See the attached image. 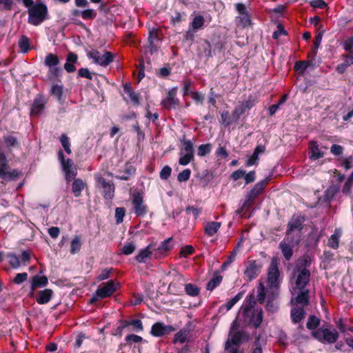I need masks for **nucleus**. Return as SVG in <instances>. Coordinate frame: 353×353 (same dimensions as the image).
<instances>
[{
    "label": "nucleus",
    "instance_id": "7c9ffc66",
    "mask_svg": "<svg viewBox=\"0 0 353 353\" xmlns=\"http://www.w3.org/2000/svg\"><path fill=\"white\" fill-rule=\"evenodd\" d=\"M296 304H301L302 307L307 306L310 303L309 290L301 291L294 298Z\"/></svg>",
    "mask_w": 353,
    "mask_h": 353
},
{
    "label": "nucleus",
    "instance_id": "09e8293b",
    "mask_svg": "<svg viewBox=\"0 0 353 353\" xmlns=\"http://www.w3.org/2000/svg\"><path fill=\"white\" fill-rule=\"evenodd\" d=\"M223 277L218 272H215L212 278L208 281L206 287H216L222 281Z\"/></svg>",
    "mask_w": 353,
    "mask_h": 353
},
{
    "label": "nucleus",
    "instance_id": "4be33fe9",
    "mask_svg": "<svg viewBox=\"0 0 353 353\" xmlns=\"http://www.w3.org/2000/svg\"><path fill=\"white\" fill-rule=\"evenodd\" d=\"M148 46L147 48L150 54L156 52L158 50V43L159 42V38L157 31L150 32L149 37L148 38Z\"/></svg>",
    "mask_w": 353,
    "mask_h": 353
},
{
    "label": "nucleus",
    "instance_id": "864d4df0",
    "mask_svg": "<svg viewBox=\"0 0 353 353\" xmlns=\"http://www.w3.org/2000/svg\"><path fill=\"white\" fill-rule=\"evenodd\" d=\"M181 155L179 163L181 165H186L194 159V154H185L181 151Z\"/></svg>",
    "mask_w": 353,
    "mask_h": 353
},
{
    "label": "nucleus",
    "instance_id": "7ed1b4c3",
    "mask_svg": "<svg viewBox=\"0 0 353 353\" xmlns=\"http://www.w3.org/2000/svg\"><path fill=\"white\" fill-rule=\"evenodd\" d=\"M312 335L322 343H334L339 339V333L336 330L329 325H324L312 331Z\"/></svg>",
    "mask_w": 353,
    "mask_h": 353
},
{
    "label": "nucleus",
    "instance_id": "5701e85b",
    "mask_svg": "<svg viewBox=\"0 0 353 353\" xmlns=\"http://www.w3.org/2000/svg\"><path fill=\"white\" fill-rule=\"evenodd\" d=\"M161 289L163 290L162 292L161 291L160 292L158 289H156V288H148L145 290V293H146V295L150 299H159V294L161 295L165 293H169V294H176V292H175L176 288H161Z\"/></svg>",
    "mask_w": 353,
    "mask_h": 353
},
{
    "label": "nucleus",
    "instance_id": "f8f14e48",
    "mask_svg": "<svg viewBox=\"0 0 353 353\" xmlns=\"http://www.w3.org/2000/svg\"><path fill=\"white\" fill-rule=\"evenodd\" d=\"M118 288H97L92 296L88 301V304H95L97 301L111 296Z\"/></svg>",
    "mask_w": 353,
    "mask_h": 353
},
{
    "label": "nucleus",
    "instance_id": "aec40b11",
    "mask_svg": "<svg viewBox=\"0 0 353 353\" xmlns=\"http://www.w3.org/2000/svg\"><path fill=\"white\" fill-rule=\"evenodd\" d=\"M312 258L308 254H305L298 259L294 269L301 270H310V268L312 265Z\"/></svg>",
    "mask_w": 353,
    "mask_h": 353
},
{
    "label": "nucleus",
    "instance_id": "e2e57ef3",
    "mask_svg": "<svg viewBox=\"0 0 353 353\" xmlns=\"http://www.w3.org/2000/svg\"><path fill=\"white\" fill-rule=\"evenodd\" d=\"M352 64H353L352 61L349 60V59L346 57L344 62L337 65L336 70L339 73L343 74L346 70L347 68Z\"/></svg>",
    "mask_w": 353,
    "mask_h": 353
},
{
    "label": "nucleus",
    "instance_id": "1a4fd4ad",
    "mask_svg": "<svg viewBox=\"0 0 353 353\" xmlns=\"http://www.w3.org/2000/svg\"><path fill=\"white\" fill-rule=\"evenodd\" d=\"M176 329L173 325H165L163 322H157L152 325L150 334L155 337H161L169 334Z\"/></svg>",
    "mask_w": 353,
    "mask_h": 353
},
{
    "label": "nucleus",
    "instance_id": "6e6d98bb",
    "mask_svg": "<svg viewBox=\"0 0 353 353\" xmlns=\"http://www.w3.org/2000/svg\"><path fill=\"white\" fill-rule=\"evenodd\" d=\"M212 149V145L210 143L202 144L199 146L197 154L199 157H203L207 154H209Z\"/></svg>",
    "mask_w": 353,
    "mask_h": 353
},
{
    "label": "nucleus",
    "instance_id": "ddd939ff",
    "mask_svg": "<svg viewBox=\"0 0 353 353\" xmlns=\"http://www.w3.org/2000/svg\"><path fill=\"white\" fill-rule=\"evenodd\" d=\"M292 274L296 287H305L307 285L310 278V270L294 269Z\"/></svg>",
    "mask_w": 353,
    "mask_h": 353
},
{
    "label": "nucleus",
    "instance_id": "f03ea898",
    "mask_svg": "<svg viewBox=\"0 0 353 353\" xmlns=\"http://www.w3.org/2000/svg\"><path fill=\"white\" fill-rule=\"evenodd\" d=\"M250 339L249 334L243 330L230 332L228 339L225 342V352L237 353L236 347L247 342Z\"/></svg>",
    "mask_w": 353,
    "mask_h": 353
},
{
    "label": "nucleus",
    "instance_id": "c9c22d12",
    "mask_svg": "<svg viewBox=\"0 0 353 353\" xmlns=\"http://www.w3.org/2000/svg\"><path fill=\"white\" fill-rule=\"evenodd\" d=\"M126 327L130 325L133 332H141L143 330V325L140 319L124 320Z\"/></svg>",
    "mask_w": 353,
    "mask_h": 353
},
{
    "label": "nucleus",
    "instance_id": "6ab92c4d",
    "mask_svg": "<svg viewBox=\"0 0 353 353\" xmlns=\"http://www.w3.org/2000/svg\"><path fill=\"white\" fill-rule=\"evenodd\" d=\"M191 326L192 324L190 322H189L185 325V326L177 332L174 335L172 343L176 344L177 343H184L188 341V336L192 330Z\"/></svg>",
    "mask_w": 353,
    "mask_h": 353
},
{
    "label": "nucleus",
    "instance_id": "5fc2aeb1",
    "mask_svg": "<svg viewBox=\"0 0 353 353\" xmlns=\"http://www.w3.org/2000/svg\"><path fill=\"white\" fill-rule=\"evenodd\" d=\"M119 323V325L114 331H112V334L121 338L123 335V332L125 330L126 323L124 322V320H120Z\"/></svg>",
    "mask_w": 353,
    "mask_h": 353
},
{
    "label": "nucleus",
    "instance_id": "774afa93",
    "mask_svg": "<svg viewBox=\"0 0 353 353\" xmlns=\"http://www.w3.org/2000/svg\"><path fill=\"white\" fill-rule=\"evenodd\" d=\"M28 279V274L26 272L17 274L13 279V282L15 285H21L23 282L26 281Z\"/></svg>",
    "mask_w": 353,
    "mask_h": 353
},
{
    "label": "nucleus",
    "instance_id": "603ef678",
    "mask_svg": "<svg viewBox=\"0 0 353 353\" xmlns=\"http://www.w3.org/2000/svg\"><path fill=\"white\" fill-rule=\"evenodd\" d=\"M204 18L201 15L196 16L192 21V27L194 30H197L202 28L204 23Z\"/></svg>",
    "mask_w": 353,
    "mask_h": 353
},
{
    "label": "nucleus",
    "instance_id": "3c124183",
    "mask_svg": "<svg viewBox=\"0 0 353 353\" xmlns=\"http://www.w3.org/2000/svg\"><path fill=\"white\" fill-rule=\"evenodd\" d=\"M181 143L183 144V148L181 150L183 153L194 154L193 143L190 140H186L183 139L181 140Z\"/></svg>",
    "mask_w": 353,
    "mask_h": 353
},
{
    "label": "nucleus",
    "instance_id": "6e6552de",
    "mask_svg": "<svg viewBox=\"0 0 353 353\" xmlns=\"http://www.w3.org/2000/svg\"><path fill=\"white\" fill-rule=\"evenodd\" d=\"M282 276L278 268V261L272 258L268 270V287H279L281 285Z\"/></svg>",
    "mask_w": 353,
    "mask_h": 353
},
{
    "label": "nucleus",
    "instance_id": "39448f33",
    "mask_svg": "<svg viewBox=\"0 0 353 353\" xmlns=\"http://www.w3.org/2000/svg\"><path fill=\"white\" fill-rule=\"evenodd\" d=\"M241 315L245 325L250 328L258 329L263 321V311L261 307H256L255 310L243 313Z\"/></svg>",
    "mask_w": 353,
    "mask_h": 353
},
{
    "label": "nucleus",
    "instance_id": "423d86ee",
    "mask_svg": "<svg viewBox=\"0 0 353 353\" xmlns=\"http://www.w3.org/2000/svg\"><path fill=\"white\" fill-rule=\"evenodd\" d=\"M88 59H92L95 64L102 67H106L114 61V55L108 51L103 50L101 52L92 49L88 52Z\"/></svg>",
    "mask_w": 353,
    "mask_h": 353
},
{
    "label": "nucleus",
    "instance_id": "2f4dec72",
    "mask_svg": "<svg viewBox=\"0 0 353 353\" xmlns=\"http://www.w3.org/2000/svg\"><path fill=\"white\" fill-rule=\"evenodd\" d=\"M310 150H311V156L310 159L312 160H316L323 157L324 152H321L319 148V145L316 141H312L310 142Z\"/></svg>",
    "mask_w": 353,
    "mask_h": 353
},
{
    "label": "nucleus",
    "instance_id": "412c9836",
    "mask_svg": "<svg viewBox=\"0 0 353 353\" xmlns=\"http://www.w3.org/2000/svg\"><path fill=\"white\" fill-rule=\"evenodd\" d=\"M53 293V291L50 288H45L43 290H40L36 296V301L39 304H46L50 301Z\"/></svg>",
    "mask_w": 353,
    "mask_h": 353
},
{
    "label": "nucleus",
    "instance_id": "9b49d317",
    "mask_svg": "<svg viewBox=\"0 0 353 353\" xmlns=\"http://www.w3.org/2000/svg\"><path fill=\"white\" fill-rule=\"evenodd\" d=\"M255 103L256 101L252 97H250L248 100L240 102L232 112L234 120L238 121L240 116L244 114L248 110L251 109Z\"/></svg>",
    "mask_w": 353,
    "mask_h": 353
},
{
    "label": "nucleus",
    "instance_id": "a211bd4d",
    "mask_svg": "<svg viewBox=\"0 0 353 353\" xmlns=\"http://www.w3.org/2000/svg\"><path fill=\"white\" fill-rule=\"evenodd\" d=\"M134 212L138 216H143L146 214V206L143 204V196L137 193L134 195L132 199Z\"/></svg>",
    "mask_w": 353,
    "mask_h": 353
},
{
    "label": "nucleus",
    "instance_id": "20e7f679",
    "mask_svg": "<svg viewBox=\"0 0 353 353\" xmlns=\"http://www.w3.org/2000/svg\"><path fill=\"white\" fill-rule=\"evenodd\" d=\"M47 15L46 5L41 2L37 3L28 8V21L33 26H39L47 19Z\"/></svg>",
    "mask_w": 353,
    "mask_h": 353
},
{
    "label": "nucleus",
    "instance_id": "8fccbe9b",
    "mask_svg": "<svg viewBox=\"0 0 353 353\" xmlns=\"http://www.w3.org/2000/svg\"><path fill=\"white\" fill-rule=\"evenodd\" d=\"M319 29L321 30L319 32V33L316 36L315 40L314 41V49L313 52H314V55L316 54L317 50L320 46V44H321V40L323 38V35L325 32V30L323 28L322 26H320Z\"/></svg>",
    "mask_w": 353,
    "mask_h": 353
},
{
    "label": "nucleus",
    "instance_id": "a19ab883",
    "mask_svg": "<svg viewBox=\"0 0 353 353\" xmlns=\"http://www.w3.org/2000/svg\"><path fill=\"white\" fill-rule=\"evenodd\" d=\"M7 257L9 260V263L14 269H18L21 264L19 257L14 253H8Z\"/></svg>",
    "mask_w": 353,
    "mask_h": 353
},
{
    "label": "nucleus",
    "instance_id": "37998d69",
    "mask_svg": "<svg viewBox=\"0 0 353 353\" xmlns=\"http://www.w3.org/2000/svg\"><path fill=\"white\" fill-rule=\"evenodd\" d=\"M143 338L139 335L130 334L125 336L126 345L131 346L133 343H139L143 341Z\"/></svg>",
    "mask_w": 353,
    "mask_h": 353
},
{
    "label": "nucleus",
    "instance_id": "cd10ccee",
    "mask_svg": "<svg viewBox=\"0 0 353 353\" xmlns=\"http://www.w3.org/2000/svg\"><path fill=\"white\" fill-rule=\"evenodd\" d=\"M256 301L253 292L252 294H250L249 297L246 299L245 303L242 305L241 308V314L255 310L256 308H254V306L256 305Z\"/></svg>",
    "mask_w": 353,
    "mask_h": 353
},
{
    "label": "nucleus",
    "instance_id": "9d476101",
    "mask_svg": "<svg viewBox=\"0 0 353 353\" xmlns=\"http://www.w3.org/2000/svg\"><path fill=\"white\" fill-rule=\"evenodd\" d=\"M9 165L5 154L0 155V178L4 180H11L18 175L17 171H8Z\"/></svg>",
    "mask_w": 353,
    "mask_h": 353
},
{
    "label": "nucleus",
    "instance_id": "c756f323",
    "mask_svg": "<svg viewBox=\"0 0 353 353\" xmlns=\"http://www.w3.org/2000/svg\"><path fill=\"white\" fill-rule=\"evenodd\" d=\"M46 104L44 98L39 97L34 99L31 108V114L38 115L43 110Z\"/></svg>",
    "mask_w": 353,
    "mask_h": 353
},
{
    "label": "nucleus",
    "instance_id": "0eeeda50",
    "mask_svg": "<svg viewBox=\"0 0 353 353\" xmlns=\"http://www.w3.org/2000/svg\"><path fill=\"white\" fill-rule=\"evenodd\" d=\"M59 63V59L56 54L49 53L46 55L44 64L49 68L48 78L51 81H53L61 74L62 68L57 67Z\"/></svg>",
    "mask_w": 353,
    "mask_h": 353
},
{
    "label": "nucleus",
    "instance_id": "f3484780",
    "mask_svg": "<svg viewBox=\"0 0 353 353\" xmlns=\"http://www.w3.org/2000/svg\"><path fill=\"white\" fill-rule=\"evenodd\" d=\"M262 264L256 261L249 262L244 274L248 280L251 281L254 279L261 272Z\"/></svg>",
    "mask_w": 353,
    "mask_h": 353
},
{
    "label": "nucleus",
    "instance_id": "2eb2a0df",
    "mask_svg": "<svg viewBox=\"0 0 353 353\" xmlns=\"http://www.w3.org/2000/svg\"><path fill=\"white\" fill-rule=\"evenodd\" d=\"M177 88H172L168 92L166 98L161 102L163 106L167 109L176 108L179 101L176 98Z\"/></svg>",
    "mask_w": 353,
    "mask_h": 353
},
{
    "label": "nucleus",
    "instance_id": "052dcab7",
    "mask_svg": "<svg viewBox=\"0 0 353 353\" xmlns=\"http://www.w3.org/2000/svg\"><path fill=\"white\" fill-rule=\"evenodd\" d=\"M135 249L136 245L134 243L132 242L127 243L122 248V253L125 255H129L133 253Z\"/></svg>",
    "mask_w": 353,
    "mask_h": 353
},
{
    "label": "nucleus",
    "instance_id": "49530a36",
    "mask_svg": "<svg viewBox=\"0 0 353 353\" xmlns=\"http://www.w3.org/2000/svg\"><path fill=\"white\" fill-rule=\"evenodd\" d=\"M81 243L80 239L78 236H76L71 241L70 243V253L74 254L78 252L81 249Z\"/></svg>",
    "mask_w": 353,
    "mask_h": 353
},
{
    "label": "nucleus",
    "instance_id": "a878e982",
    "mask_svg": "<svg viewBox=\"0 0 353 353\" xmlns=\"http://www.w3.org/2000/svg\"><path fill=\"white\" fill-rule=\"evenodd\" d=\"M290 243H288L287 241V237H285L280 243L279 248L281 250L283 256L285 259L287 261L290 260L293 254V250L292 246L290 245Z\"/></svg>",
    "mask_w": 353,
    "mask_h": 353
},
{
    "label": "nucleus",
    "instance_id": "338daca9",
    "mask_svg": "<svg viewBox=\"0 0 353 353\" xmlns=\"http://www.w3.org/2000/svg\"><path fill=\"white\" fill-rule=\"evenodd\" d=\"M190 170L185 169L178 174L177 179L179 182L187 181L190 177Z\"/></svg>",
    "mask_w": 353,
    "mask_h": 353
},
{
    "label": "nucleus",
    "instance_id": "c03bdc74",
    "mask_svg": "<svg viewBox=\"0 0 353 353\" xmlns=\"http://www.w3.org/2000/svg\"><path fill=\"white\" fill-rule=\"evenodd\" d=\"M252 336H254V345H256V347L252 350L251 353H263L261 346V334H257L256 331H254L252 332Z\"/></svg>",
    "mask_w": 353,
    "mask_h": 353
},
{
    "label": "nucleus",
    "instance_id": "13d9d810",
    "mask_svg": "<svg viewBox=\"0 0 353 353\" xmlns=\"http://www.w3.org/2000/svg\"><path fill=\"white\" fill-rule=\"evenodd\" d=\"M273 288H259L257 292V301L259 303L263 304L267 298L268 290H272Z\"/></svg>",
    "mask_w": 353,
    "mask_h": 353
},
{
    "label": "nucleus",
    "instance_id": "393cba45",
    "mask_svg": "<svg viewBox=\"0 0 353 353\" xmlns=\"http://www.w3.org/2000/svg\"><path fill=\"white\" fill-rule=\"evenodd\" d=\"M171 275L174 278L173 281L170 283L168 287H175L176 285L180 287H194L192 283H185V279L179 273L174 272Z\"/></svg>",
    "mask_w": 353,
    "mask_h": 353
},
{
    "label": "nucleus",
    "instance_id": "79ce46f5",
    "mask_svg": "<svg viewBox=\"0 0 353 353\" xmlns=\"http://www.w3.org/2000/svg\"><path fill=\"white\" fill-rule=\"evenodd\" d=\"M50 94L56 97L59 101H61L63 94V85L53 83L50 89Z\"/></svg>",
    "mask_w": 353,
    "mask_h": 353
},
{
    "label": "nucleus",
    "instance_id": "f704fd0d",
    "mask_svg": "<svg viewBox=\"0 0 353 353\" xmlns=\"http://www.w3.org/2000/svg\"><path fill=\"white\" fill-rule=\"evenodd\" d=\"M124 92L134 105L139 104V94L134 92L130 84L126 83L124 85Z\"/></svg>",
    "mask_w": 353,
    "mask_h": 353
},
{
    "label": "nucleus",
    "instance_id": "72a5a7b5",
    "mask_svg": "<svg viewBox=\"0 0 353 353\" xmlns=\"http://www.w3.org/2000/svg\"><path fill=\"white\" fill-rule=\"evenodd\" d=\"M221 228V223L216 221H210L205 225V232L208 236H213Z\"/></svg>",
    "mask_w": 353,
    "mask_h": 353
},
{
    "label": "nucleus",
    "instance_id": "58836bf2",
    "mask_svg": "<svg viewBox=\"0 0 353 353\" xmlns=\"http://www.w3.org/2000/svg\"><path fill=\"white\" fill-rule=\"evenodd\" d=\"M320 324V319L314 315L309 316L306 327L308 330H316Z\"/></svg>",
    "mask_w": 353,
    "mask_h": 353
},
{
    "label": "nucleus",
    "instance_id": "f257e3e1",
    "mask_svg": "<svg viewBox=\"0 0 353 353\" xmlns=\"http://www.w3.org/2000/svg\"><path fill=\"white\" fill-rule=\"evenodd\" d=\"M305 219L304 216L299 215L294 216L288 223V230L286 232L287 241L292 245H298L300 242V232L303 227V223Z\"/></svg>",
    "mask_w": 353,
    "mask_h": 353
},
{
    "label": "nucleus",
    "instance_id": "dca6fc26",
    "mask_svg": "<svg viewBox=\"0 0 353 353\" xmlns=\"http://www.w3.org/2000/svg\"><path fill=\"white\" fill-rule=\"evenodd\" d=\"M272 176L258 182L254 187L248 193L247 200L252 203V201L263 191L268 183L271 180Z\"/></svg>",
    "mask_w": 353,
    "mask_h": 353
},
{
    "label": "nucleus",
    "instance_id": "ea45409f",
    "mask_svg": "<svg viewBox=\"0 0 353 353\" xmlns=\"http://www.w3.org/2000/svg\"><path fill=\"white\" fill-rule=\"evenodd\" d=\"M59 159L61 161L64 172L73 168V161L70 159L65 161L62 150H59Z\"/></svg>",
    "mask_w": 353,
    "mask_h": 353
},
{
    "label": "nucleus",
    "instance_id": "a18cd8bd",
    "mask_svg": "<svg viewBox=\"0 0 353 353\" xmlns=\"http://www.w3.org/2000/svg\"><path fill=\"white\" fill-rule=\"evenodd\" d=\"M29 39L25 36L22 35L19 40V46L21 49V51L23 53H26L29 50Z\"/></svg>",
    "mask_w": 353,
    "mask_h": 353
},
{
    "label": "nucleus",
    "instance_id": "69168bd1",
    "mask_svg": "<svg viewBox=\"0 0 353 353\" xmlns=\"http://www.w3.org/2000/svg\"><path fill=\"white\" fill-rule=\"evenodd\" d=\"M279 288H273L272 290H268L267 301H276L279 296Z\"/></svg>",
    "mask_w": 353,
    "mask_h": 353
},
{
    "label": "nucleus",
    "instance_id": "e433bc0d",
    "mask_svg": "<svg viewBox=\"0 0 353 353\" xmlns=\"http://www.w3.org/2000/svg\"><path fill=\"white\" fill-rule=\"evenodd\" d=\"M135 170H136L133 166L127 165L123 172V174L117 175L115 177L119 180L128 181L135 174Z\"/></svg>",
    "mask_w": 353,
    "mask_h": 353
},
{
    "label": "nucleus",
    "instance_id": "4c0bfd02",
    "mask_svg": "<svg viewBox=\"0 0 353 353\" xmlns=\"http://www.w3.org/2000/svg\"><path fill=\"white\" fill-rule=\"evenodd\" d=\"M48 284V278L46 276L35 275L32 277L30 287H41Z\"/></svg>",
    "mask_w": 353,
    "mask_h": 353
},
{
    "label": "nucleus",
    "instance_id": "473e14b6",
    "mask_svg": "<svg viewBox=\"0 0 353 353\" xmlns=\"http://www.w3.org/2000/svg\"><path fill=\"white\" fill-rule=\"evenodd\" d=\"M85 186V183L81 179H76L74 180L72 184V191L76 197L81 195Z\"/></svg>",
    "mask_w": 353,
    "mask_h": 353
},
{
    "label": "nucleus",
    "instance_id": "0e129e2a",
    "mask_svg": "<svg viewBox=\"0 0 353 353\" xmlns=\"http://www.w3.org/2000/svg\"><path fill=\"white\" fill-rule=\"evenodd\" d=\"M96 15L97 13L93 9H86L81 12V17L84 19H93Z\"/></svg>",
    "mask_w": 353,
    "mask_h": 353
},
{
    "label": "nucleus",
    "instance_id": "b1692460",
    "mask_svg": "<svg viewBox=\"0 0 353 353\" xmlns=\"http://www.w3.org/2000/svg\"><path fill=\"white\" fill-rule=\"evenodd\" d=\"M306 312L303 307H293L290 312V316L293 323L296 324L301 321L305 316Z\"/></svg>",
    "mask_w": 353,
    "mask_h": 353
},
{
    "label": "nucleus",
    "instance_id": "de8ad7c7",
    "mask_svg": "<svg viewBox=\"0 0 353 353\" xmlns=\"http://www.w3.org/2000/svg\"><path fill=\"white\" fill-rule=\"evenodd\" d=\"M5 144L8 148L19 147V142L16 137L12 135H7L3 137Z\"/></svg>",
    "mask_w": 353,
    "mask_h": 353
},
{
    "label": "nucleus",
    "instance_id": "c85d7f7f",
    "mask_svg": "<svg viewBox=\"0 0 353 353\" xmlns=\"http://www.w3.org/2000/svg\"><path fill=\"white\" fill-rule=\"evenodd\" d=\"M78 57L74 52H69L67 57V61L64 64V69L68 72H73L76 70L74 63L77 61Z\"/></svg>",
    "mask_w": 353,
    "mask_h": 353
},
{
    "label": "nucleus",
    "instance_id": "bf43d9fd",
    "mask_svg": "<svg viewBox=\"0 0 353 353\" xmlns=\"http://www.w3.org/2000/svg\"><path fill=\"white\" fill-rule=\"evenodd\" d=\"M125 214V210L123 208H117L115 210V219L117 224L123 222Z\"/></svg>",
    "mask_w": 353,
    "mask_h": 353
},
{
    "label": "nucleus",
    "instance_id": "4d7b16f0",
    "mask_svg": "<svg viewBox=\"0 0 353 353\" xmlns=\"http://www.w3.org/2000/svg\"><path fill=\"white\" fill-rule=\"evenodd\" d=\"M172 239L168 238L161 243V245L156 249L160 253L167 252L170 250L171 245L170 241Z\"/></svg>",
    "mask_w": 353,
    "mask_h": 353
},
{
    "label": "nucleus",
    "instance_id": "4468645a",
    "mask_svg": "<svg viewBox=\"0 0 353 353\" xmlns=\"http://www.w3.org/2000/svg\"><path fill=\"white\" fill-rule=\"evenodd\" d=\"M99 187L103 190V196L106 199H111L114 196V185L111 181H106L105 179L100 176L97 177Z\"/></svg>",
    "mask_w": 353,
    "mask_h": 353
},
{
    "label": "nucleus",
    "instance_id": "bb28decb",
    "mask_svg": "<svg viewBox=\"0 0 353 353\" xmlns=\"http://www.w3.org/2000/svg\"><path fill=\"white\" fill-rule=\"evenodd\" d=\"M152 250H155L154 245L150 244L145 249L141 250L136 256V260L139 263H143L150 257Z\"/></svg>",
    "mask_w": 353,
    "mask_h": 353
},
{
    "label": "nucleus",
    "instance_id": "680f3d73",
    "mask_svg": "<svg viewBox=\"0 0 353 353\" xmlns=\"http://www.w3.org/2000/svg\"><path fill=\"white\" fill-rule=\"evenodd\" d=\"M201 48H202L204 55L206 57H212V52H211V45L210 42L207 40H205L201 44Z\"/></svg>",
    "mask_w": 353,
    "mask_h": 353
}]
</instances>
